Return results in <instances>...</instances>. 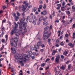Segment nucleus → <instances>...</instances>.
Segmentation results:
<instances>
[{"mask_svg":"<svg viewBox=\"0 0 75 75\" xmlns=\"http://www.w3.org/2000/svg\"><path fill=\"white\" fill-rule=\"evenodd\" d=\"M4 34V32L2 31V32L1 35H2V37L3 36V35Z\"/></svg>","mask_w":75,"mask_h":75,"instance_id":"42","label":"nucleus"},{"mask_svg":"<svg viewBox=\"0 0 75 75\" xmlns=\"http://www.w3.org/2000/svg\"><path fill=\"white\" fill-rule=\"evenodd\" d=\"M50 60V59H49V58L47 59H46V61H45V62H48V61H49Z\"/></svg>","mask_w":75,"mask_h":75,"instance_id":"30","label":"nucleus"},{"mask_svg":"<svg viewBox=\"0 0 75 75\" xmlns=\"http://www.w3.org/2000/svg\"><path fill=\"white\" fill-rule=\"evenodd\" d=\"M6 21V20L5 19L2 20V23H4Z\"/></svg>","mask_w":75,"mask_h":75,"instance_id":"37","label":"nucleus"},{"mask_svg":"<svg viewBox=\"0 0 75 75\" xmlns=\"http://www.w3.org/2000/svg\"><path fill=\"white\" fill-rule=\"evenodd\" d=\"M17 43H15V44L13 45V46L15 47L17 46Z\"/></svg>","mask_w":75,"mask_h":75,"instance_id":"41","label":"nucleus"},{"mask_svg":"<svg viewBox=\"0 0 75 75\" xmlns=\"http://www.w3.org/2000/svg\"><path fill=\"white\" fill-rule=\"evenodd\" d=\"M68 45H69V46H71V48H73V47H74V44L72 45V43H70Z\"/></svg>","mask_w":75,"mask_h":75,"instance_id":"8","label":"nucleus"},{"mask_svg":"<svg viewBox=\"0 0 75 75\" xmlns=\"http://www.w3.org/2000/svg\"><path fill=\"white\" fill-rule=\"evenodd\" d=\"M18 45L19 47H21V43H19L18 44Z\"/></svg>","mask_w":75,"mask_h":75,"instance_id":"48","label":"nucleus"},{"mask_svg":"<svg viewBox=\"0 0 75 75\" xmlns=\"http://www.w3.org/2000/svg\"><path fill=\"white\" fill-rule=\"evenodd\" d=\"M72 8L73 9H75V7L74 6H72Z\"/></svg>","mask_w":75,"mask_h":75,"instance_id":"64","label":"nucleus"},{"mask_svg":"<svg viewBox=\"0 0 75 75\" xmlns=\"http://www.w3.org/2000/svg\"><path fill=\"white\" fill-rule=\"evenodd\" d=\"M26 61V60H23L22 62L21 63H20V64H21V66H24V64L23 63V62H24V61Z\"/></svg>","mask_w":75,"mask_h":75,"instance_id":"32","label":"nucleus"},{"mask_svg":"<svg viewBox=\"0 0 75 75\" xmlns=\"http://www.w3.org/2000/svg\"><path fill=\"white\" fill-rule=\"evenodd\" d=\"M35 45H34L35 47L33 48V50H35V51H38L37 50V49H39V48H37V46H35Z\"/></svg>","mask_w":75,"mask_h":75,"instance_id":"14","label":"nucleus"},{"mask_svg":"<svg viewBox=\"0 0 75 75\" xmlns=\"http://www.w3.org/2000/svg\"><path fill=\"white\" fill-rule=\"evenodd\" d=\"M64 7H61V10L62 11H65V10L64 9Z\"/></svg>","mask_w":75,"mask_h":75,"instance_id":"35","label":"nucleus"},{"mask_svg":"<svg viewBox=\"0 0 75 75\" xmlns=\"http://www.w3.org/2000/svg\"><path fill=\"white\" fill-rule=\"evenodd\" d=\"M16 37L15 38L16 39H19V36H18V35L17 33L16 34Z\"/></svg>","mask_w":75,"mask_h":75,"instance_id":"23","label":"nucleus"},{"mask_svg":"<svg viewBox=\"0 0 75 75\" xmlns=\"http://www.w3.org/2000/svg\"><path fill=\"white\" fill-rule=\"evenodd\" d=\"M60 69H62L63 70H64L65 69V67H64V66L62 65V66H61L60 67Z\"/></svg>","mask_w":75,"mask_h":75,"instance_id":"13","label":"nucleus"},{"mask_svg":"<svg viewBox=\"0 0 75 75\" xmlns=\"http://www.w3.org/2000/svg\"><path fill=\"white\" fill-rule=\"evenodd\" d=\"M61 57L62 59H63L64 58V56L63 55H61Z\"/></svg>","mask_w":75,"mask_h":75,"instance_id":"47","label":"nucleus"},{"mask_svg":"<svg viewBox=\"0 0 75 75\" xmlns=\"http://www.w3.org/2000/svg\"><path fill=\"white\" fill-rule=\"evenodd\" d=\"M46 8V5L45 4H44L43 6L44 9H45Z\"/></svg>","mask_w":75,"mask_h":75,"instance_id":"50","label":"nucleus"},{"mask_svg":"<svg viewBox=\"0 0 75 75\" xmlns=\"http://www.w3.org/2000/svg\"><path fill=\"white\" fill-rule=\"evenodd\" d=\"M15 20L16 21H17L18 20V19L19 18V17L18 16H16L15 17Z\"/></svg>","mask_w":75,"mask_h":75,"instance_id":"12","label":"nucleus"},{"mask_svg":"<svg viewBox=\"0 0 75 75\" xmlns=\"http://www.w3.org/2000/svg\"><path fill=\"white\" fill-rule=\"evenodd\" d=\"M60 45H64V43L63 42H62L60 44Z\"/></svg>","mask_w":75,"mask_h":75,"instance_id":"34","label":"nucleus"},{"mask_svg":"<svg viewBox=\"0 0 75 75\" xmlns=\"http://www.w3.org/2000/svg\"><path fill=\"white\" fill-rule=\"evenodd\" d=\"M15 57L16 59H18V61L19 62V63H22L23 61V60L24 61H26V60H27V59H28L30 57H29L28 55L25 54V57L24 59L23 56L22 55L20 56L19 57H18V56L15 55Z\"/></svg>","mask_w":75,"mask_h":75,"instance_id":"1","label":"nucleus"},{"mask_svg":"<svg viewBox=\"0 0 75 75\" xmlns=\"http://www.w3.org/2000/svg\"><path fill=\"white\" fill-rule=\"evenodd\" d=\"M47 42L49 43V45H51V39H49L47 40Z\"/></svg>","mask_w":75,"mask_h":75,"instance_id":"19","label":"nucleus"},{"mask_svg":"<svg viewBox=\"0 0 75 75\" xmlns=\"http://www.w3.org/2000/svg\"><path fill=\"white\" fill-rule=\"evenodd\" d=\"M1 28H2L1 30H2V31H3V30H4V27H2Z\"/></svg>","mask_w":75,"mask_h":75,"instance_id":"57","label":"nucleus"},{"mask_svg":"<svg viewBox=\"0 0 75 75\" xmlns=\"http://www.w3.org/2000/svg\"><path fill=\"white\" fill-rule=\"evenodd\" d=\"M57 6L59 7H61V4H57Z\"/></svg>","mask_w":75,"mask_h":75,"instance_id":"40","label":"nucleus"},{"mask_svg":"<svg viewBox=\"0 0 75 75\" xmlns=\"http://www.w3.org/2000/svg\"><path fill=\"white\" fill-rule=\"evenodd\" d=\"M45 63H43L41 64V67H44V66H45Z\"/></svg>","mask_w":75,"mask_h":75,"instance_id":"51","label":"nucleus"},{"mask_svg":"<svg viewBox=\"0 0 75 75\" xmlns=\"http://www.w3.org/2000/svg\"><path fill=\"white\" fill-rule=\"evenodd\" d=\"M65 37H67V38H68V35L67 34H66Z\"/></svg>","mask_w":75,"mask_h":75,"instance_id":"60","label":"nucleus"},{"mask_svg":"<svg viewBox=\"0 0 75 75\" xmlns=\"http://www.w3.org/2000/svg\"><path fill=\"white\" fill-rule=\"evenodd\" d=\"M29 54L31 56V55H32V52L31 51H30L29 52L28 51H27V52H28Z\"/></svg>","mask_w":75,"mask_h":75,"instance_id":"17","label":"nucleus"},{"mask_svg":"<svg viewBox=\"0 0 75 75\" xmlns=\"http://www.w3.org/2000/svg\"><path fill=\"white\" fill-rule=\"evenodd\" d=\"M42 5H40L39 6V7L38 8V9H42Z\"/></svg>","mask_w":75,"mask_h":75,"instance_id":"26","label":"nucleus"},{"mask_svg":"<svg viewBox=\"0 0 75 75\" xmlns=\"http://www.w3.org/2000/svg\"><path fill=\"white\" fill-rule=\"evenodd\" d=\"M34 21V20L33 19L32 20L31 18L29 19V22L30 23H33V21Z\"/></svg>","mask_w":75,"mask_h":75,"instance_id":"20","label":"nucleus"},{"mask_svg":"<svg viewBox=\"0 0 75 75\" xmlns=\"http://www.w3.org/2000/svg\"><path fill=\"white\" fill-rule=\"evenodd\" d=\"M16 32V30H12L11 31V35H13L14 33Z\"/></svg>","mask_w":75,"mask_h":75,"instance_id":"11","label":"nucleus"},{"mask_svg":"<svg viewBox=\"0 0 75 75\" xmlns=\"http://www.w3.org/2000/svg\"><path fill=\"white\" fill-rule=\"evenodd\" d=\"M64 37V36L63 35H62L61 36H60V40H61V39H62V38Z\"/></svg>","mask_w":75,"mask_h":75,"instance_id":"43","label":"nucleus"},{"mask_svg":"<svg viewBox=\"0 0 75 75\" xmlns=\"http://www.w3.org/2000/svg\"><path fill=\"white\" fill-rule=\"evenodd\" d=\"M43 37H47L48 36H47L46 35H48V33L46 32L45 31H44L43 32Z\"/></svg>","mask_w":75,"mask_h":75,"instance_id":"7","label":"nucleus"},{"mask_svg":"<svg viewBox=\"0 0 75 75\" xmlns=\"http://www.w3.org/2000/svg\"><path fill=\"white\" fill-rule=\"evenodd\" d=\"M71 64H69L68 66V69H70V68H71Z\"/></svg>","mask_w":75,"mask_h":75,"instance_id":"38","label":"nucleus"},{"mask_svg":"<svg viewBox=\"0 0 75 75\" xmlns=\"http://www.w3.org/2000/svg\"><path fill=\"white\" fill-rule=\"evenodd\" d=\"M59 3V2L58 1H57L54 4H58V3Z\"/></svg>","mask_w":75,"mask_h":75,"instance_id":"56","label":"nucleus"},{"mask_svg":"<svg viewBox=\"0 0 75 75\" xmlns=\"http://www.w3.org/2000/svg\"><path fill=\"white\" fill-rule=\"evenodd\" d=\"M60 58V56L59 55H58L57 57L55 59V63H59V58Z\"/></svg>","mask_w":75,"mask_h":75,"instance_id":"3","label":"nucleus"},{"mask_svg":"<svg viewBox=\"0 0 75 75\" xmlns=\"http://www.w3.org/2000/svg\"><path fill=\"white\" fill-rule=\"evenodd\" d=\"M67 14L68 15H69V14H71V12H70V11H67Z\"/></svg>","mask_w":75,"mask_h":75,"instance_id":"31","label":"nucleus"},{"mask_svg":"<svg viewBox=\"0 0 75 75\" xmlns=\"http://www.w3.org/2000/svg\"><path fill=\"white\" fill-rule=\"evenodd\" d=\"M55 23H59V20H56L55 21Z\"/></svg>","mask_w":75,"mask_h":75,"instance_id":"62","label":"nucleus"},{"mask_svg":"<svg viewBox=\"0 0 75 75\" xmlns=\"http://www.w3.org/2000/svg\"><path fill=\"white\" fill-rule=\"evenodd\" d=\"M49 28V27L48 26H47L46 27H45L44 28V30L45 31H46V30H47L48 29V28Z\"/></svg>","mask_w":75,"mask_h":75,"instance_id":"27","label":"nucleus"},{"mask_svg":"<svg viewBox=\"0 0 75 75\" xmlns=\"http://www.w3.org/2000/svg\"><path fill=\"white\" fill-rule=\"evenodd\" d=\"M47 75H51V74L50 72V71H49L48 72Z\"/></svg>","mask_w":75,"mask_h":75,"instance_id":"39","label":"nucleus"},{"mask_svg":"<svg viewBox=\"0 0 75 75\" xmlns=\"http://www.w3.org/2000/svg\"><path fill=\"white\" fill-rule=\"evenodd\" d=\"M51 34H52V33L51 32H50L48 34V33H47V36H49V37H50V36H51Z\"/></svg>","mask_w":75,"mask_h":75,"instance_id":"33","label":"nucleus"},{"mask_svg":"<svg viewBox=\"0 0 75 75\" xmlns=\"http://www.w3.org/2000/svg\"><path fill=\"white\" fill-rule=\"evenodd\" d=\"M65 3L64 2H63L62 4V6L63 8H65L66 7V6H65Z\"/></svg>","mask_w":75,"mask_h":75,"instance_id":"16","label":"nucleus"},{"mask_svg":"<svg viewBox=\"0 0 75 75\" xmlns=\"http://www.w3.org/2000/svg\"><path fill=\"white\" fill-rule=\"evenodd\" d=\"M40 51V52H43L44 50V49H41Z\"/></svg>","mask_w":75,"mask_h":75,"instance_id":"61","label":"nucleus"},{"mask_svg":"<svg viewBox=\"0 0 75 75\" xmlns=\"http://www.w3.org/2000/svg\"><path fill=\"white\" fill-rule=\"evenodd\" d=\"M14 42L15 43H17V42H18V40L17 39H16V38H14Z\"/></svg>","mask_w":75,"mask_h":75,"instance_id":"10","label":"nucleus"},{"mask_svg":"<svg viewBox=\"0 0 75 75\" xmlns=\"http://www.w3.org/2000/svg\"><path fill=\"white\" fill-rule=\"evenodd\" d=\"M1 41L2 42L4 43V42H5V40L3 39H2Z\"/></svg>","mask_w":75,"mask_h":75,"instance_id":"55","label":"nucleus"},{"mask_svg":"<svg viewBox=\"0 0 75 75\" xmlns=\"http://www.w3.org/2000/svg\"><path fill=\"white\" fill-rule=\"evenodd\" d=\"M28 7L29 8H30L32 7V5H30L28 6Z\"/></svg>","mask_w":75,"mask_h":75,"instance_id":"52","label":"nucleus"},{"mask_svg":"<svg viewBox=\"0 0 75 75\" xmlns=\"http://www.w3.org/2000/svg\"><path fill=\"white\" fill-rule=\"evenodd\" d=\"M47 18H48V16H45V18H43V21H45L46 20H47Z\"/></svg>","mask_w":75,"mask_h":75,"instance_id":"24","label":"nucleus"},{"mask_svg":"<svg viewBox=\"0 0 75 75\" xmlns=\"http://www.w3.org/2000/svg\"><path fill=\"white\" fill-rule=\"evenodd\" d=\"M36 10H37V8H36L35 7H34L33 9H32V12H35Z\"/></svg>","mask_w":75,"mask_h":75,"instance_id":"9","label":"nucleus"},{"mask_svg":"<svg viewBox=\"0 0 75 75\" xmlns=\"http://www.w3.org/2000/svg\"><path fill=\"white\" fill-rule=\"evenodd\" d=\"M14 24L15 25V27H14V30H17V28H18V24L14 22Z\"/></svg>","mask_w":75,"mask_h":75,"instance_id":"6","label":"nucleus"},{"mask_svg":"<svg viewBox=\"0 0 75 75\" xmlns=\"http://www.w3.org/2000/svg\"><path fill=\"white\" fill-rule=\"evenodd\" d=\"M25 9H26V8L25 7L23 8L22 9V10L23 11H25Z\"/></svg>","mask_w":75,"mask_h":75,"instance_id":"46","label":"nucleus"},{"mask_svg":"<svg viewBox=\"0 0 75 75\" xmlns=\"http://www.w3.org/2000/svg\"><path fill=\"white\" fill-rule=\"evenodd\" d=\"M47 14V12L46 11H44L41 12V15H43L44 16H46Z\"/></svg>","mask_w":75,"mask_h":75,"instance_id":"5","label":"nucleus"},{"mask_svg":"<svg viewBox=\"0 0 75 75\" xmlns=\"http://www.w3.org/2000/svg\"><path fill=\"white\" fill-rule=\"evenodd\" d=\"M19 31H23V28H22V26L21 25H19Z\"/></svg>","mask_w":75,"mask_h":75,"instance_id":"18","label":"nucleus"},{"mask_svg":"<svg viewBox=\"0 0 75 75\" xmlns=\"http://www.w3.org/2000/svg\"><path fill=\"white\" fill-rule=\"evenodd\" d=\"M61 22L62 23H65L66 21H64V20H62L61 21Z\"/></svg>","mask_w":75,"mask_h":75,"instance_id":"59","label":"nucleus"},{"mask_svg":"<svg viewBox=\"0 0 75 75\" xmlns=\"http://www.w3.org/2000/svg\"><path fill=\"white\" fill-rule=\"evenodd\" d=\"M59 39H58L57 40L56 42H57V43H58V42H59Z\"/></svg>","mask_w":75,"mask_h":75,"instance_id":"63","label":"nucleus"},{"mask_svg":"<svg viewBox=\"0 0 75 75\" xmlns=\"http://www.w3.org/2000/svg\"><path fill=\"white\" fill-rule=\"evenodd\" d=\"M20 15H21V14H20L19 13H17V16H20Z\"/></svg>","mask_w":75,"mask_h":75,"instance_id":"45","label":"nucleus"},{"mask_svg":"<svg viewBox=\"0 0 75 75\" xmlns=\"http://www.w3.org/2000/svg\"><path fill=\"white\" fill-rule=\"evenodd\" d=\"M28 3H27L25 5V6L26 7V8H27V7H28Z\"/></svg>","mask_w":75,"mask_h":75,"instance_id":"44","label":"nucleus"},{"mask_svg":"<svg viewBox=\"0 0 75 75\" xmlns=\"http://www.w3.org/2000/svg\"><path fill=\"white\" fill-rule=\"evenodd\" d=\"M35 18H36V17L35 16H33L32 17L33 19L34 20H35Z\"/></svg>","mask_w":75,"mask_h":75,"instance_id":"36","label":"nucleus"},{"mask_svg":"<svg viewBox=\"0 0 75 75\" xmlns=\"http://www.w3.org/2000/svg\"><path fill=\"white\" fill-rule=\"evenodd\" d=\"M60 8H61V7H57L56 8L57 10H60Z\"/></svg>","mask_w":75,"mask_h":75,"instance_id":"58","label":"nucleus"},{"mask_svg":"<svg viewBox=\"0 0 75 75\" xmlns=\"http://www.w3.org/2000/svg\"><path fill=\"white\" fill-rule=\"evenodd\" d=\"M23 27H24V31L25 32H27V29H25V28H26V27L27 26V25L26 26V27H25V28H24V23H23Z\"/></svg>","mask_w":75,"mask_h":75,"instance_id":"28","label":"nucleus"},{"mask_svg":"<svg viewBox=\"0 0 75 75\" xmlns=\"http://www.w3.org/2000/svg\"><path fill=\"white\" fill-rule=\"evenodd\" d=\"M44 20V16H42L39 18V21H42V20Z\"/></svg>","mask_w":75,"mask_h":75,"instance_id":"21","label":"nucleus"},{"mask_svg":"<svg viewBox=\"0 0 75 75\" xmlns=\"http://www.w3.org/2000/svg\"><path fill=\"white\" fill-rule=\"evenodd\" d=\"M51 60L53 61L54 60V57H53L52 58Z\"/></svg>","mask_w":75,"mask_h":75,"instance_id":"49","label":"nucleus"},{"mask_svg":"<svg viewBox=\"0 0 75 75\" xmlns=\"http://www.w3.org/2000/svg\"><path fill=\"white\" fill-rule=\"evenodd\" d=\"M68 54V51H65L63 53V55H67Z\"/></svg>","mask_w":75,"mask_h":75,"instance_id":"15","label":"nucleus"},{"mask_svg":"<svg viewBox=\"0 0 75 75\" xmlns=\"http://www.w3.org/2000/svg\"><path fill=\"white\" fill-rule=\"evenodd\" d=\"M50 29L51 30L52 29V25H51L50 26Z\"/></svg>","mask_w":75,"mask_h":75,"instance_id":"54","label":"nucleus"},{"mask_svg":"<svg viewBox=\"0 0 75 75\" xmlns=\"http://www.w3.org/2000/svg\"><path fill=\"white\" fill-rule=\"evenodd\" d=\"M41 45V41H39L37 43V45H35V46H36L37 47V48H39V47H40Z\"/></svg>","mask_w":75,"mask_h":75,"instance_id":"4","label":"nucleus"},{"mask_svg":"<svg viewBox=\"0 0 75 75\" xmlns=\"http://www.w3.org/2000/svg\"><path fill=\"white\" fill-rule=\"evenodd\" d=\"M44 21L43 23V25H45V24H47V23H48V21Z\"/></svg>","mask_w":75,"mask_h":75,"instance_id":"25","label":"nucleus"},{"mask_svg":"<svg viewBox=\"0 0 75 75\" xmlns=\"http://www.w3.org/2000/svg\"><path fill=\"white\" fill-rule=\"evenodd\" d=\"M40 24V21H38V22L37 23V24H38V25Z\"/></svg>","mask_w":75,"mask_h":75,"instance_id":"53","label":"nucleus"},{"mask_svg":"<svg viewBox=\"0 0 75 75\" xmlns=\"http://www.w3.org/2000/svg\"><path fill=\"white\" fill-rule=\"evenodd\" d=\"M40 46H41L42 48H44L45 47V45L44 44H41V45Z\"/></svg>","mask_w":75,"mask_h":75,"instance_id":"22","label":"nucleus"},{"mask_svg":"<svg viewBox=\"0 0 75 75\" xmlns=\"http://www.w3.org/2000/svg\"><path fill=\"white\" fill-rule=\"evenodd\" d=\"M30 18V16H28L27 17V18L26 19L25 21V18H22L21 20H20V23L22 24H24V28H25V27L27 25V23H28V19Z\"/></svg>","mask_w":75,"mask_h":75,"instance_id":"2","label":"nucleus"},{"mask_svg":"<svg viewBox=\"0 0 75 75\" xmlns=\"http://www.w3.org/2000/svg\"><path fill=\"white\" fill-rule=\"evenodd\" d=\"M36 22H37V21H33V24L34 25H36Z\"/></svg>","mask_w":75,"mask_h":75,"instance_id":"29","label":"nucleus"}]
</instances>
